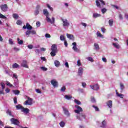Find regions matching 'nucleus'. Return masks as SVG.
I'll return each instance as SVG.
<instances>
[{
    "mask_svg": "<svg viewBox=\"0 0 128 128\" xmlns=\"http://www.w3.org/2000/svg\"><path fill=\"white\" fill-rule=\"evenodd\" d=\"M72 44L73 45L72 50H74V52H80V49L76 48V42H74Z\"/></svg>",
    "mask_w": 128,
    "mask_h": 128,
    "instance_id": "nucleus-9",
    "label": "nucleus"
},
{
    "mask_svg": "<svg viewBox=\"0 0 128 128\" xmlns=\"http://www.w3.org/2000/svg\"><path fill=\"white\" fill-rule=\"evenodd\" d=\"M45 37L48 38H50V35L48 34H46L45 35Z\"/></svg>",
    "mask_w": 128,
    "mask_h": 128,
    "instance_id": "nucleus-58",
    "label": "nucleus"
},
{
    "mask_svg": "<svg viewBox=\"0 0 128 128\" xmlns=\"http://www.w3.org/2000/svg\"><path fill=\"white\" fill-rule=\"evenodd\" d=\"M106 10H107L106 8H103L102 9L101 12L102 14H106Z\"/></svg>",
    "mask_w": 128,
    "mask_h": 128,
    "instance_id": "nucleus-45",
    "label": "nucleus"
},
{
    "mask_svg": "<svg viewBox=\"0 0 128 128\" xmlns=\"http://www.w3.org/2000/svg\"><path fill=\"white\" fill-rule=\"evenodd\" d=\"M22 28H24V30H26V28H27V30H32V26H30V24L26 23V25H24V26H23L22 27Z\"/></svg>",
    "mask_w": 128,
    "mask_h": 128,
    "instance_id": "nucleus-11",
    "label": "nucleus"
},
{
    "mask_svg": "<svg viewBox=\"0 0 128 128\" xmlns=\"http://www.w3.org/2000/svg\"><path fill=\"white\" fill-rule=\"evenodd\" d=\"M36 26L37 28H40V22H37L36 23Z\"/></svg>",
    "mask_w": 128,
    "mask_h": 128,
    "instance_id": "nucleus-55",
    "label": "nucleus"
},
{
    "mask_svg": "<svg viewBox=\"0 0 128 128\" xmlns=\"http://www.w3.org/2000/svg\"><path fill=\"white\" fill-rule=\"evenodd\" d=\"M14 86L16 88H18V82L16 81L14 82Z\"/></svg>",
    "mask_w": 128,
    "mask_h": 128,
    "instance_id": "nucleus-49",
    "label": "nucleus"
},
{
    "mask_svg": "<svg viewBox=\"0 0 128 128\" xmlns=\"http://www.w3.org/2000/svg\"><path fill=\"white\" fill-rule=\"evenodd\" d=\"M25 34H26V36H30V30L26 31Z\"/></svg>",
    "mask_w": 128,
    "mask_h": 128,
    "instance_id": "nucleus-52",
    "label": "nucleus"
},
{
    "mask_svg": "<svg viewBox=\"0 0 128 128\" xmlns=\"http://www.w3.org/2000/svg\"><path fill=\"white\" fill-rule=\"evenodd\" d=\"M46 6H47V8H49V10H51V12H52L54 10L52 7L50 6V4H46Z\"/></svg>",
    "mask_w": 128,
    "mask_h": 128,
    "instance_id": "nucleus-40",
    "label": "nucleus"
},
{
    "mask_svg": "<svg viewBox=\"0 0 128 128\" xmlns=\"http://www.w3.org/2000/svg\"><path fill=\"white\" fill-rule=\"evenodd\" d=\"M40 5H37L36 6V10L34 12V14L35 16H38L40 14Z\"/></svg>",
    "mask_w": 128,
    "mask_h": 128,
    "instance_id": "nucleus-16",
    "label": "nucleus"
},
{
    "mask_svg": "<svg viewBox=\"0 0 128 128\" xmlns=\"http://www.w3.org/2000/svg\"><path fill=\"white\" fill-rule=\"evenodd\" d=\"M24 104L32 106V100L30 98H28V100L25 102V103H24Z\"/></svg>",
    "mask_w": 128,
    "mask_h": 128,
    "instance_id": "nucleus-12",
    "label": "nucleus"
},
{
    "mask_svg": "<svg viewBox=\"0 0 128 128\" xmlns=\"http://www.w3.org/2000/svg\"><path fill=\"white\" fill-rule=\"evenodd\" d=\"M12 92H14V94L16 96H18V94H20V92L18 90H12Z\"/></svg>",
    "mask_w": 128,
    "mask_h": 128,
    "instance_id": "nucleus-32",
    "label": "nucleus"
},
{
    "mask_svg": "<svg viewBox=\"0 0 128 128\" xmlns=\"http://www.w3.org/2000/svg\"><path fill=\"white\" fill-rule=\"evenodd\" d=\"M10 120L12 124H15V126H20V122H18L17 119L12 118Z\"/></svg>",
    "mask_w": 128,
    "mask_h": 128,
    "instance_id": "nucleus-5",
    "label": "nucleus"
},
{
    "mask_svg": "<svg viewBox=\"0 0 128 128\" xmlns=\"http://www.w3.org/2000/svg\"><path fill=\"white\" fill-rule=\"evenodd\" d=\"M10 44H14V42L12 41V39L10 38L8 40Z\"/></svg>",
    "mask_w": 128,
    "mask_h": 128,
    "instance_id": "nucleus-53",
    "label": "nucleus"
},
{
    "mask_svg": "<svg viewBox=\"0 0 128 128\" xmlns=\"http://www.w3.org/2000/svg\"><path fill=\"white\" fill-rule=\"evenodd\" d=\"M16 24H18L20 26L22 24V22L20 20H18L16 22Z\"/></svg>",
    "mask_w": 128,
    "mask_h": 128,
    "instance_id": "nucleus-54",
    "label": "nucleus"
},
{
    "mask_svg": "<svg viewBox=\"0 0 128 128\" xmlns=\"http://www.w3.org/2000/svg\"><path fill=\"white\" fill-rule=\"evenodd\" d=\"M60 40H64V35H61L60 36Z\"/></svg>",
    "mask_w": 128,
    "mask_h": 128,
    "instance_id": "nucleus-56",
    "label": "nucleus"
},
{
    "mask_svg": "<svg viewBox=\"0 0 128 128\" xmlns=\"http://www.w3.org/2000/svg\"><path fill=\"white\" fill-rule=\"evenodd\" d=\"M64 66H66V68H70V66H68V62H66L65 64H64Z\"/></svg>",
    "mask_w": 128,
    "mask_h": 128,
    "instance_id": "nucleus-63",
    "label": "nucleus"
},
{
    "mask_svg": "<svg viewBox=\"0 0 128 128\" xmlns=\"http://www.w3.org/2000/svg\"><path fill=\"white\" fill-rule=\"evenodd\" d=\"M64 98L66 100H70L72 98V96L70 95H65Z\"/></svg>",
    "mask_w": 128,
    "mask_h": 128,
    "instance_id": "nucleus-25",
    "label": "nucleus"
},
{
    "mask_svg": "<svg viewBox=\"0 0 128 128\" xmlns=\"http://www.w3.org/2000/svg\"><path fill=\"white\" fill-rule=\"evenodd\" d=\"M14 102L15 104H18V98H16V97L14 98Z\"/></svg>",
    "mask_w": 128,
    "mask_h": 128,
    "instance_id": "nucleus-47",
    "label": "nucleus"
},
{
    "mask_svg": "<svg viewBox=\"0 0 128 128\" xmlns=\"http://www.w3.org/2000/svg\"><path fill=\"white\" fill-rule=\"evenodd\" d=\"M54 64L55 66H56V68H58V66H60V61L56 60L54 62Z\"/></svg>",
    "mask_w": 128,
    "mask_h": 128,
    "instance_id": "nucleus-23",
    "label": "nucleus"
},
{
    "mask_svg": "<svg viewBox=\"0 0 128 128\" xmlns=\"http://www.w3.org/2000/svg\"><path fill=\"white\" fill-rule=\"evenodd\" d=\"M16 108L17 110H22V108L23 106H22V105H20V104H19L18 105L16 106Z\"/></svg>",
    "mask_w": 128,
    "mask_h": 128,
    "instance_id": "nucleus-29",
    "label": "nucleus"
},
{
    "mask_svg": "<svg viewBox=\"0 0 128 128\" xmlns=\"http://www.w3.org/2000/svg\"><path fill=\"white\" fill-rule=\"evenodd\" d=\"M108 24L110 26H112L114 25V20L112 19L110 20H108Z\"/></svg>",
    "mask_w": 128,
    "mask_h": 128,
    "instance_id": "nucleus-30",
    "label": "nucleus"
},
{
    "mask_svg": "<svg viewBox=\"0 0 128 128\" xmlns=\"http://www.w3.org/2000/svg\"><path fill=\"white\" fill-rule=\"evenodd\" d=\"M63 110L64 112V114L67 116V118H70V112L68 109L65 108H63Z\"/></svg>",
    "mask_w": 128,
    "mask_h": 128,
    "instance_id": "nucleus-10",
    "label": "nucleus"
},
{
    "mask_svg": "<svg viewBox=\"0 0 128 128\" xmlns=\"http://www.w3.org/2000/svg\"><path fill=\"white\" fill-rule=\"evenodd\" d=\"M120 88L121 90H124V84L122 83L120 84Z\"/></svg>",
    "mask_w": 128,
    "mask_h": 128,
    "instance_id": "nucleus-39",
    "label": "nucleus"
},
{
    "mask_svg": "<svg viewBox=\"0 0 128 128\" xmlns=\"http://www.w3.org/2000/svg\"><path fill=\"white\" fill-rule=\"evenodd\" d=\"M102 60L104 62H108L106 58L104 57L102 58Z\"/></svg>",
    "mask_w": 128,
    "mask_h": 128,
    "instance_id": "nucleus-59",
    "label": "nucleus"
},
{
    "mask_svg": "<svg viewBox=\"0 0 128 128\" xmlns=\"http://www.w3.org/2000/svg\"><path fill=\"white\" fill-rule=\"evenodd\" d=\"M82 86L84 88H86V82H83L82 83Z\"/></svg>",
    "mask_w": 128,
    "mask_h": 128,
    "instance_id": "nucleus-61",
    "label": "nucleus"
},
{
    "mask_svg": "<svg viewBox=\"0 0 128 128\" xmlns=\"http://www.w3.org/2000/svg\"><path fill=\"white\" fill-rule=\"evenodd\" d=\"M96 36H98L99 38H102V35L100 34V32H96Z\"/></svg>",
    "mask_w": 128,
    "mask_h": 128,
    "instance_id": "nucleus-46",
    "label": "nucleus"
},
{
    "mask_svg": "<svg viewBox=\"0 0 128 128\" xmlns=\"http://www.w3.org/2000/svg\"><path fill=\"white\" fill-rule=\"evenodd\" d=\"M0 8L2 12H6L8 10V5L6 4L0 6Z\"/></svg>",
    "mask_w": 128,
    "mask_h": 128,
    "instance_id": "nucleus-14",
    "label": "nucleus"
},
{
    "mask_svg": "<svg viewBox=\"0 0 128 128\" xmlns=\"http://www.w3.org/2000/svg\"><path fill=\"white\" fill-rule=\"evenodd\" d=\"M6 16L2 15V14H0V18H6Z\"/></svg>",
    "mask_w": 128,
    "mask_h": 128,
    "instance_id": "nucleus-57",
    "label": "nucleus"
},
{
    "mask_svg": "<svg viewBox=\"0 0 128 128\" xmlns=\"http://www.w3.org/2000/svg\"><path fill=\"white\" fill-rule=\"evenodd\" d=\"M87 59L88 60H89V62H94V59H92V58L89 57V58H87Z\"/></svg>",
    "mask_w": 128,
    "mask_h": 128,
    "instance_id": "nucleus-48",
    "label": "nucleus"
},
{
    "mask_svg": "<svg viewBox=\"0 0 128 128\" xmlns=\"http://www.w3.org/2000/svg\"><path fill=\"white\" fill-rule=\"evenodd\" d=\"M59 124L61 128H64L66 126V123L64 121H62L59 123Z\"/></svg>",
    "mask_w": 128,
    "mask_h": 128,
    "instance_id": "nucleus-28",
    "label": "nucleus"
},
{
    "mask_svg": "<svg viewBox=\"0 0 128 128\" xmlns=\"http://www.w3.org/2000/svg\"><path fill=\"white\" fill-rule=\"evenodd\" d=\"M51 50L50 54L51 56H56V53H58V47L56 46V44H53L51 46Z\"/></svg>",
    "mask_w": 128,
    "mask_h": 128,
    "instance_id": "nucleus-3",
    "label": "nucleus"
},
{
    "mask_svg": "<svg viewBox=\"0 0 128 128\" xmlns=\"http://www.w3.org/2000/svg\"><path fill=\"white\" fill-rule=\"evenodd\" d=\"M28 48L29 50H32L34 46L32 44H29L28 46Z\"/></svg>",
    "mask_w": 128,
    "mask_h": 128,
    "instance_id": "nucleus-51",
    "label": "nucleus"
},
{
    "mask_svg": "<svg viewBox=\"0 0 128 128\" xmlns=\"http://www.w3.org/2000/svg\"><path fill=\"white\" fill-rule=\"evenodd\" d=\"M43 14L44 16H46V20L48 22H50L52 24H54L56 22V18H54V17H52V19L50 18V12H48V11L46 9H44L43 10Z\"/></svg>",
    "mask_w": 128,
    "mask_h": 128,
    "instance_id": "nucleus-2",
    "label": "nucleus"
},
{
    "mask_svg": "<svg viewBox=\"0 0 128 128\" xmlns=\"http://www.w3.org/2000/svg\"><path fill=\"white\" fill-rule=\"evenodd\" d=\"M6 86H10V88H12V86H12V84H10V82H8V81L6 82Z\"/></svg>",
    "mask_w": 128,
    "mask_h": 128,
    "instance_id": "nucleus-38",
    "label": "nucleus"
},
{
    "mask_svg": "<svg viewBox=\"0 0 128 128\" xmlns=\"http://www.w3.org/2000/svg\"><path fill=\"white\" fill-rule=\"evenodd\" d=\"M84 73V68L82 67H80L78 69V75L80 76H82V74Z\"/></svg>",
    "mask_w": 128,
    "mask_h": 128,
    "instance_id": "nucleus-15",
    "label": "nucleus"
},
{
    "mask_svg": "<svg viewBox=\"0 0 128 128\" xmlns=\"http://www.w3.org/2000/svg\"><path fill=\"white\" fill-rule=\"evenodd\" d=\"M66 36L70 40H74V35L72 34H66Z\"/></svg>",
    "mask_w": 128,
    "mask_h": 128,
    "instance_id": "nucleus-19",
    "label": "nucleus"
},
{
    "mask_svg": "<svg viewBox=\"0 0 128 128\" xmlns=\"http://www.w3.org/2000/svg\"><path fill=\"white\" fill-rule=\"evenodd\" d=\"M14 50H15V52H18V50H20V48H18L16 47H14Z\"/></svg>",
    "mask_w": 128,
    "mask_h": 128,
    "instance_id": "nucleus-62",
    "label": "nucleus"
},
{
    "mask_svg": "<svg viewBox=\"0 0 128 128\" xmlns=\"http://www.w3.org/2000/svg\"><path fill=\"white\" fill-rule=\"evenodd\" d=\"M40 70H42L43 72H46V70H48V68L45 66H42L40 67Z\"/></svg>",
    "mask_w": 128,
    "mask_h": 128,
    "instance_id": "nucleus-41",
    "label": "nucleus"
},
{
    "mask_svg": "<svg viewBox=\"0 0 128 128\" xmlns=\"http://www.w3.org/2000/svg\"><path fill=\"white\" fill-rule=\"evenodd\" d=\"M51 84L53 86L54 88H58V82L55 80H52L50 82Z\"/></svg>",
    "mask_w": 128,
    "mask_h": 128,
    "instance_id": "nucleus-13",
    "label": "nucleus"
},
{
    "mask_svg": "<svg viewBox=\"0 0 128 128\" xmlns=\"http://www.w3.org/2000/svg\"><path fill=\"white\" fill-rule=\"evenodd\" d=\"M30 34H36V32L34 30H30Z\"/></svg>",
    "mask_w": 128,
    "mask_h": 128,
    "instance_id": "nucleus-50",
    "label": "nucleus"
},
{
    "mask_svg": "<svg viewBox=\"0 0 128 128\" xmlns=\"http://www.w3.org/2000/svg\"><path fill=\"white\" fill-rule=\"evenodd\" d=\"M66 86H62L60 90V92H66Z\"/></svg>",
    "mask_w": 128,
    "mask_h": 128,
    "instance_id": "nucleus-33",
    "label": "nucleus"
},
{
    "mask_svg": "<svg viewBox=\"0 0 128 128\" xmlns=\"http://www.w3.org/2000/svg\"><path fill=\"white\" fill-rule=\"evenodd\" d=\"M94 48L96 50H100V46L98 43L94 44Z\"/></svg>",
    "mask_w": 128,
    "mask_h": 128,
    "instance_id": "nucleus-27",
    "label": "nucleus"
},
{
    "mask_svg": "<svg viewBox=\"0 0 128 128\" xmlns=\"http://www.w3.org/2000/svg\"><path fill=\"white\" fill-rule=\"evenodd\" d=\"M96 6L99 8H102L104 6H106V2H104V0H96Z\"/></svg>",
    "mask_w": 128,
    "mask_h": 128,
    "instance_id": "nucleus-4",
    "label": "nucleus"
},
{
    "mask_svg": "<svg viewBox=\"0 0 128 128\" xmlns=\"http://www.w3.org/2000/svg\"><path fill=\"white\" fill-rule=\"evenodd\" d=\"M21 112H24V114H28V112H30V110H28V108H24L22 107Z\"/></svg>",
    "mask_w": 128,
    "mask_h": 128,
    "instance_id": "nucleus-20",
    "label": "nucleus"
},
{
    "mask_svg": "<svg viewBox=\"0 0 128 128\" xmlns=\"http://www.w3.org/2000/svg\"><path fill=\"white\" fill-rule=\"evenodd\" d=\"M90 88L92 90H100V86L98 84L90 85Z\"/></svg>",
    "mask_w": 128,
    "mask_h": 128,
    "instance_id": "nucleus-7",
    "label": "nucleus"
},
{
    "mask_svg": "<svg viewBox=\"0 0 128 128\" xmlns=\"http://www.w3.org/2000/svg\"><path fill=\"white\" fill-rule=\"evenodd\" d=\"M72 44L73 45L72 50H74V52H80V49L76 48V42H74Z\"/></svg>",
    "mask_w": 128,
    "mask_h": 128,
    "instance_id": "nucleus-8",
    "label": "nucleus"
},
{
    "mask_svg": "<svg viewBox=\"0 0 128 128\" xmlns=\"http://www.w3.org/2000/svg\"><path fill=\"white\" fill-rule=\"evenodd\" d=\"M101 30L104 34L106 32V28H101Z\"/></svg>",
    "mask_w": 128,
    "mask_h": 128,
    "instance_id": "nucleus-64",
    "label": "nucleus"
},
{
    "mask_svg": "<svg viewBox=\"0 0 128 128\" xmlns=\"http://www.w3.org/2000/svg\"><path fill=\"white\" fill-rule=\"evenodd\" d=\"M106 104L109 108H112V101L109 100L107 102H106Z\"/></svg>",
    "mask_w": 128,
    "mask_h": 128,
    "instance_id": "nucleus-18",
    "label": "nucleus"
},
{
    "mask_svg": "<svg viewBox=\"0 0 128 128\" xmlns=\"http://www.w3.org/2000/svg\"><path fill=\"white\" fill-rule=\"evenodd\" d=\"M91 102H96V99L92 97L91 98Z\"/></svg>",
    "mask_w": 128,
    "mask_h": 128,
    "instance_id": "nucleus-60",
    "label": "nucleus"
},
{
    "mask_svg": "<svg viewBox=\"0 0 128 128\" xmlns=\"http://www.w3.org/2000/svg\"><path fill=\"white\" fill-rule=\"evenodd\" d=\"M21 66H22L23 68H28V66L26 64V60H23L21 64Z\"/></svg>",
    "mask_w": 128,
    "mask_h": 128,
    "instance_id": "nucleus-22",
    "label": "nucleus"
},
{
    "mask_svg": "<svg viewBox=\"0 0 128 128\" xmlns=\"http://www.w3.org/2000/svg\"><path fill=\"white\" fill-rule=\"evenodd\" d=\"M19 66L18 64L16 63H14L13 65H12V68H18Z\"/></svg>",
    "mask_w": 128,
    "mask_h": 128,
    "instance_id": "nucleus-37",
    "label": "nucleus"
},
{
    "mask_svg": "<svg viewBox=\"0 0 128 128\" xmlns=\"http://www.w3.org/2000/svg\"><path fill=\"white\" fill-rule=\"evenodd\" d=\"M77 66H82V62H80V60H78L77 61Z\"/></svg>",
    "mask_w": 128,
    "mask_h": 128,
    "instance_id": "nucleus-44",
    "label": "nucleus"
},
{
    "mask_svg": "<svg viewBox=\"0 0 128 128\" xmlns=\"http://www.w3.org/2000/svg\"><path fill=\"white\" fill-rule=\"evenodd\" d=\"M0 86L2 88V90H4L5 88H6V84H4V83L2 82L0 83Z\"/></svg>",
    "mask_w": 128,
    "mask_h": 128,
    "instance_id": "nucleus-42",
    "label": "nucleus"
},
{
    "mask_svg": "<svg viewBox=\"0 0 128 128\" xmlns=\"http://www.w3.org/2000/svg\"><path fill=\"white\" fill-rule=\"evenodd\" d=\"M100 16H101L100 14H98V13L93 14L92 18H100Z\"/></svg>",
    "mask_w": 128,
    "mask_h": 128,
    "instance_id": "nucleus-26",
    "label": "nucleus"
},
{
    "mask_svg": "<svg viewBox=\"0 0 128 128\" xmlns=\"http://www.w3.org/2000/svg\"><path fill=\"white\" fill-rule=\"evenodd\" d=\"M18 44H24V41L22 40H20V38H17Z\"/></svg>",
    "mask_w": 128,
    "mask_h": 128,
    "instance_id": "nucleus-35",
    "label": "nucleus"
},
{
    "mask_svg": "<svg viewBox=\"0 0 128 128\" xmlns=\"http://www.w3.org/2000/svg\"><path fill=\"white\" fill-rule=\"evenodd\" d=\"M62 22H63V26H70V22L68 21L67 19L61 18Z\"/></svg>",
    "mask_w": 128,
    "mask_h": 128,
    "instance_id": "nucleus-6",
    "label": "nucleus"
},
{
    "mask_svg": "<svg viewBox=\"0 0 128 128\" xmlns=\"http://www.w3.org/2000/svg\"><path fill=\"white\" fill-rule=\"evenodd\" d=\"M100 128H106V120H104L100 126Z\"/></svg>",
    "mask_w": 128,
    "mask_h": 128,
    "instance_id": "nucleus-17",
    "label": "nucleus"
},
{
    "mask_svg": "<svg viewBox=\"0 0 128 128\" xmlns=\"http://www.w3.org/2000/svg\"><path fill=\"white\" fill-rule=\"evenodd\" d=\"M12 16L14 18H15L16 20H18V15L16 14H13Z\"/></svg>",
    "mask_w": 128,
    "mask_h": 128,
    "instance_id": "nucleus-36",
    "label": "nucleus"
},
{
    "mask_svg": "<svg viewBox=\"0 0 128 128\" xmlns=\"http://www.w3.org/2000/svg\"><path fill=\"white\" fill-rule=\"evenodd\" d=\"M74 102H75V104H82V102H80V101L75 99L74 100Z\"/></svg>",
    "mask_w": 128,
    "mask_h": 128,
    "instance_id": "nucleus-34",
    "label": "nucleus"
},
{
    "mask_svg": "<svg viewBox=\"0 0 128 128\" xmlns=\"http://www.w3.org/2000/svg\"><path fill=\"white\" fill-rule=\"evenodd\" d=\"M6 113L8 116H12V118H14V116L12 114V111L8 110L6 112Z\"/></svg>",
    "mask_w": 128,
    "mask_h": 128,
    "instance_id": "nucleus-21",
    "label": "nucleus"
},
{
    "mask_svg": "<svg viewBox=\"0 0 128 128\" xmlns=\"http://www.w3.org/2000/svg\"><path fill=\"white\" fill-rule=\"evenodd\" d=\"M92 108H94L95 109V110L96 112H100V109L98 108V106L93 105Z\"/></svg>",
    "mask_w": 128,
    "mask_h": 128,
    "instance_id": "nucleus-43",
    "label": "nucleus"
},
{
    "mask_svg": "<svg viewBox=\"0 0 128 128\" xmlns=\"http://www.w3.org/2000/svg\"><path fill=\"white\" fill-rule=\"evenodd\" d=\"M112 44L114 48H116L118 49L120 48V44H118V43L113 42Z\"/></svg>",
    "mask_w": 128,
    "mask_h": 128,
    "instance_id": "nucleus-24",
    "label": "nucleus"
},
{
    "mask_svg": "<svg viewBox=\"0 0 128 128\" xmlns=\"http://www.w3.org/2000/svg\"><path fill=\"white\" fill-rule=\"evenodd\" d=\"M116 94L118 96H119V98H124V96L122 94H118V92H116Z\"/></svg>",
    "mask_w": 128,
    "mask_h": 128,
    "instance_id": "nucleus-31",
    "label": "nucleus"
},
{
    "mask_svg": "<svg viewBox=\"0 0 128 128\" xmlns=\"http://www.w3.org/2000/svg\"><path fill=\"white\" fill-rule=\"evenodd\" d=\"M75 107L77 108V110L74 111L76 114H77L76 115L77 120H85L86 118V114L80 113L82 112V108L78 106H76Z\"/></svg>",
    "mask_w": 128,
    "mask_h": 128,
    "instance_id": "nucleus-1",
    "label": "nucleus"
}]
</instances>
